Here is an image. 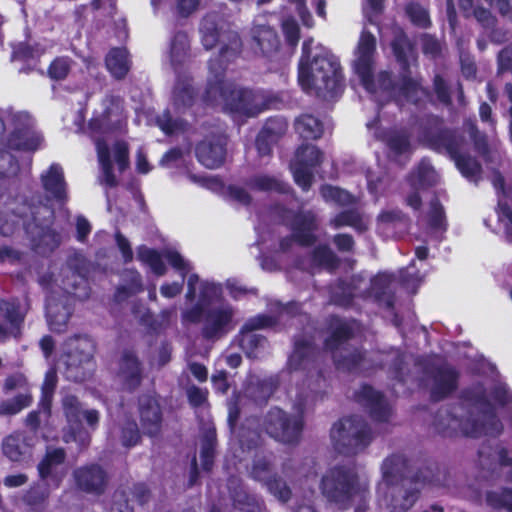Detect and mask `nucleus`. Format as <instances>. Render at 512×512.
Here are the masks:
<instances>
[{
	"instance_id": "f257e3e1",
	"label": "nucleus",
	"mask_w": 512,
	"mask_h": 512,
	"mask_svg": "<svg viewBox=\"0 0 512 512\" xmlns=\"http://www.w3.org/2000/svg\"><path fill=\"white\" fill-rule=\"evenodd\" d=\"M377 485L378 505L383 512H409L418 502L426 484H439L428 468L410 473L401 455L387 457L381 465Z\"/></svg>"
},
{
	"instance_id": "f03ea898",
	"label": "nucleus",
	"mask_w": 512,
	"mask_h": 512,
	"mask_svg": "<svg viewBox=\"0 0 512 512\" xmlns=\"http://www.w3.org/2000/svg\"><path fill=\"white\" fill-rule=\"evenodd\" d=\"M200 31L206 49L220 45V54L209 61L207 96H246V89L224 80L225 64L233 60L241 49L238 34L215 15H207L203 19Z\"/></svg>"
},
{
	"instance_id": "7ed1b4c3",
	"label": "nucleus",
	"mask_w": 512,
	"mask_h": 512,
	"mask_svg": "<svg viewBox=\"0 0 512 512\" xmlns=\"http://www.w3.org/2000/svg\"><path fill=\"white\" fill-rule=\"evenodd\" d=\"M463 405L468 414L465 419H458L457 416L450 415L447 411L445 415L439 414L441 419L447 420V424L443 422L438 424L441 431L460 430L465 435L472 437L481 434L498 435L501 432L502 425L482 385L477 384L464 391Z\"/></svg>"
},
{
	"instance_id": "20e7f679",
	"label": "nucleus",
	"mask_w": 512,
	"mask_h": 512,
	"mask_svg": "<svg viewBox=\"0 0 512 512\" xmlns=\"http://www.w3.org/2000/svg\"><path fill=\"white\" fill-rule=\"evenodd\" d=\"M309 43L304 42L303 56L299 62L298 82L303 91L344 93L345 80L337 57L323 48L310 56Z\"/></svg>"
},
{
	"instance_id": "39448f33",
	"label": "nucleus",
	"mask_w": 512,
	"mask_h": 512,
	"mask_svg": "<svg viewBox=\"0 0 512 512\" xmlns=\"http://www.w3.org/2000/svg\"><path fill=\"white\" fill-rule=\"evenodd\" d=\"M333 448L346 456L356 455L371 443L372 435L367 422L359 416L338 420L330 430Z\"/></svg>"
},
{
	"instance_id": "423d86ee",
	"label": "nucleus",
	"mask_w": 512,
	"mask_h": 512,
	"mask_svg": "<svg viewBox=\"0 0 512 512\" xmlns=\"http://www.w3.org/2000/svg\"><path fill=\"white\" fill-rule=\"evenodd\" d=\"M308 395L299 393L295 401L297 415H288L278 407L271 408L265 416L264 428L275 440L282 443L298 442L302 429L303 420L301 414L304 412Z\"/></svg>"
},
{
	"instance_id": "0eeeda50",
	"label": "nucleus",
	"mask_w": 512,
	"mask_h": 512,
	"mask_svg": "<svg viewBox=\"0 0 512 512\" xmlns=\"http://www.w3.org/2000/svg\"><path fill=\"white\" fill-rule=\"evenodd\" d=\"M331 328L332 333L325 340V347L332 353L337 368L347 371L361 369L364 361L362 353L347 344V340L354 333L353 325L340 319H334Z\"/></svg>"
},
{
	"instance_id": "6e6552de",
	"label": "nucleus",
	"mask_w": 512,
	"mask_h": 512,
	"mask_svg": "<svg viewBox=\"0 0 512 512\" xmlns=\"http://www.w3.org/2000/svg\"><path fill=\"white\" fill-rule=\"evenodd\" d=\"M358 475L349 466L337 465L322 476L320 489L323 496L341 508H346L358 492Z\"/></svg>"
},
{
	"instance_id": "1a4fd4ad",
	"label": "nucleus",
	"mask_w": 512,
	"mask_h": 512,
	"mask_svg": "<svg viewBox=\"0 0 512 512\" xmlns=\"http://www.w3.org/2000/svg\"><path fill=\"white\" fill-rule=\"evenodd\" d=\"M413 362L416 371L422 372L420 381L429 389L433 400H442L457 389L459 374L452 366L426 359Z\"/></svg>"
},
{
	"instance_id": "9d476101",
	"label": "nucleus",
	"mask_w": 512,
	"mask_h": 512,
	"mask_svg": "<svg viewBox=\"0 0 512 512\" xmlns=\"http://www.w3.org/2000/svg\"><path fill=\"white\" fill-rule=\"evenodd\" d=\"M54 212L47 206H40L32 213V219L26 223V232L33 249L39 254H49L58 248L62 236L51 227Z\"/></svg>"
},
{
	"instance_id": "9b49d317",
	"label": "nucleus",
	"mask_w": 512,
	"mask_h": 512,
	"mask_svg": "<svg viewBox=\"0 0 512 512\" xmlns=\"http://www.w3.org/2000/svg\"><path fill=\"white\" fill-rule=\"evenodd\" d=\"M419 139L433 150L446 152L451 159L461 152L465 142L461 134L446 127L443 121L435 116L426 119Z\"/></svg>"
},
{
	"instance_id": "f8f14e48",
	"label": "nucleus",
	"mask_w": 512,
	"mask_h": 512,
	"mask_svg": "<svg viewBox=\"0 0 512 512\" xmlns=\"http://www.w3.org/2000/svg\"><path fill=\"white\" fill-rule=\"evenodd\" d=\"M67 377L76 382L86 379L92 364L96 345L87 335H75L66 340Z\"/></svg>"
},
{
	"instance_id": "ddd939ff",
	"label": "nucleus",
	"mask_w": 512,
	"mask_h": 512,
	"mask_svg": "<svg viewBox=\"0 0 512 512\" xmlns=\"http://www.w3.org/2000/svg\"><path fill=\"white\" fill-rule=\"evenodd\" d=\"M317 350L309 340L297 339L294 350L288 360L291 371L307 370V387L317 393L322 387L324 379L317 365Z\"/></svg>"
},
{
	"instance_id": "4468645a",
	"label": "nucleus",
	"mask_w": 512,
	"mask_h": 512,
	"mask_svg": "<svg viewBox=\"0 0 512 512\" xmlns=\"http://www.w3.org/2000/svg\"><path fill=\"white\" fill-rule=\"evenodd\" d=\"M235 309L229 303H219L216 307L202 310L198 323L202 324L201 335L204 339L216 341L234 328Z\"/></svg>"
},
{
	"instance_id": "2eb2a0df",
	"label": "nucleus",
	"mask_w": 512,
	"mask_h": 512,
	"mask_svg": "<svg viewBox=\"0 0 512 512\" xmlns=\"http://www.w3.org/2000/svg\"><path fill=\"white\" fill-rule=\"evenodd\" d=\"M375 53V36L368 31H363L354 50V59L351 65L354 73L359 77L360 82L367 92L375 91V84L372 81Z\"/></svg>"
},
{
	"instance_id": "dca6fc26",
	"label": "nucleus",
	"mask_w": 512,
	"mask_h": 512,
	"mask_svg": "<svg viewBox=\"0 0 512 512\" xmlns=\"http://www.w3.org/2000/svg\"><path fill=\"white\" fill-rule=\"evenodd\" d=\"M74 296L81 297L71 290L51 291L46 300V316L51 330L64 332L73 310Z\"/></svg>"
},
{
	"instance_id": "f3484780",
	"label": "nucleus",
	"mask_w": 512,
	"mask_h": 512,
	"mask_svg": "<svg viewBox=\"0 0 512 512\" xmlns=\"http://www.w3.org/2000/svg\"><path fill=\"white\" fill-rule=\"evenodd\" d=\"M76 490L93 496L103 495L109 484L108 472L99 464H86L72 472Z\"/></svg>"
},
{
	"instance_id": "a211bd4d",
	"label": "nucleus",
	"mask_w": 512,
	"mask_h": 512,
	"mask_svg": "<svg viewBox=\"0 0 512 512\" xmlns=\"http://www.w3.org/2000/svg\"><path fill=\"white\" fill-rule=\"evenodd\" d=\"M323 160V153L314 145L306 144L300 146L295 154V159L291 162L295 182L308 190L313 181L312 168L319 165Z\"/></svg>"
},
{
	"instance_id": "6ab92c4d",
	"label": "nucleus",
	"mask_w": 512,
	"mask_h": 512,
	"mask_svg": "<svg viewBox=\"0 0 512 512\" xmlns=\"http://www.w3.org/2000/svg\"><path fill=\"white\" fill-rule=\"evenodd\" d=\"M276 322L275 318L267 315H258L245 322L239 332L238 342L248 357H257L256 351L264 348L267 342L263 335L257 334L255 331L271 327Z\"/></svg>"
},
{
	"instance_id": "aec40b11",
	"label": "nucleus",
	"mask_w": 512,
	"mask_h": 512,
	"mask_svg": "<svg viewBox=\"0 0 512 512\" xmlns=\"http://www.w3.org/2000/svg\"><path fill=\"white\" fill-rule=\"evenodd\" d=\"M138 415L142 433L155 438L161 435L163 411L159 401L152 395L144 394L138 399Z\"/></svg>"
},
{
	"instance_id": "412c9836",
	"label": "nucleus",
	"mask_w": 512,
	"mask_h": 512,
	"mask_svg": "<svg viewBox=\"0 0 512 512\" xmlns=\"http://www.w3.org/2000/svg\"><path fill=\"white\" fill-rule=\"evenodd\" d=\"M62 407L68 422L69 432L64 435L65 442L78 441L82 446L88 445L90 436L82 428L83 409L76 396L67 394L62 398Z\"/></svg>"
},
{
	"instance_id": "4be33fe9",
	"label": "nucleus",
	"mask_w": 512,
	"mask_h": 512,
	"mask_svg": "<svg viewBox=\"0 0 512 512\" xmlns=\"http://www.w3.org/2000/svg\"><path fill=\"white\" fill-rule=\"evenodd\" d=\"M89 270L90 263L85 256L78 251H70L62 268L63 290L76 292L77 288L86 284Z\"/></svg>"
},
{
	"instance_id": "5701e85b",
	"label": "nucleus",
	"mask_w": 512,
	"mask_h": 512,
	"mask_svg": "<svg viewBox=\"0 0 512 512\" xmlns=\"http://www.w3.org/2000/svg\"><path fill=\"white\" fill-rule=\"evenodd\" d=\"M226 145L227 140L224 136L213 135L207 137L197 144L196 157L208 169L219 168L226 159Z\"/></svg>"
},
{
	"instance_id": "b1692460",
	"label": "nucleus",
	"mask_w": 512,
	"mask_h": 512,
	"mask_svg": "<svg viewBox=\"0 0 512 512\" xmlns=\"http://www.w3.org/2000/svg\"><path fill=\"white\" fill-rule=\"evenodd\" d=\"M250 35L255 53L270 56L279 48L280 41L276 31L263 17L255 19Z\"/></svg>"
},
{
	"instance_id": "393cba45",
	"label": "nucleus",
	"mask_w": 512,
	"mask_h": 512,
	"mask_svg": "<svg viewBox=\"0 0 512 512\" xmlns=\"http://www.w3.org/2000/svg\"><path fill=\"white\" fill-rule=\"evenodd\" d=\"M317 229L316 216L311 211L298 213L292 224V238H285L281 241L280 247L283 251L290 247L292 240L297 241L303 246L312 245L316 238L314 231Z\"/></svg>"
},
{
	"instance_id": "a878e982",
	"label": "nucleus",
	"mask_w": 512,
	"mask_h": 512,
	"mask_svg": "<svg viewBox=\"0 0 512 512\" xmlns=\"http://www.w3.org/2000/svg\"><path fill=\"white\" fill-rule=\"evenodd\" d=\"M117 379L126 391H135L142 382V366L132 351H124L119 359Z\"/></svg>"
},
{
	"instance_id": "bb28decb",
	"label": "nucleus",
	"mask_w": 512,
	"mask_h": 512,
	"mask_svg": "<svg viewBox=\"0 0 512 512\" xmlns=\"http://www.w3.org/2000/svg\"><path fill=\"white\" fill-rule=\"evenodd\" d=\"M356 400L370 410L371 417L381 423H388L392 417V410L382 394L368 385H363L355 392Z\"/></svg>"
},
{
	"instance_id": "cd10ccee",
	"label": "nucleus",
	"mask_w": 512,
	"mask_h": 512,
	"mask_svg": "<svg viewBox=\"0 0 512 512\" xmlns=\"http://www.w3.org/2000/svg\"><path fill=\"white\" fill-rule=\"evenodd\" d=\"M66 460V451L60 447H48L43 459L37 468L42 480H51L55 486H59L64 477L62 465Z\"/></svg>"
},
{
	"instance_id": "c85d7f7f",
	"label": "nucleus",
	"mask_w": 512,
	"mask_h": 512,
	"mask_svg": "<svg viewBox=\"0 0 512 512\" xmlns=\"http://www.w3.org/2000/svg\"><path fill=\"white\" fill-rule=\"evenodd\" d=\"M222 298V288L215 283H202L198 302L182 313V319L185 322L196 324L201 318L202 310L210 307H216Z\"/></svg>"
},
{
	"instance_id": "c756f323",
	"label": "nucleus",
	"mask_w": 512,
	"mask_h": 512,
	"mask_svg": "<svg viewBox=\"0 0 512 512\" xmlns=\"http://www.w3.org/2000/svg\"><path fill=\"white\" fill-rule=\"evenodd\" d=\"M225 109L235 116L254 117L270 108L272 98H225Z\"/></svg>"
},
{
	"instance_id": "7c9ffc66",
	"label": "nucleus",
	"mask_w": 512,
	"mask_h": 512,
	"mask_svg": "<svg viewBox=\"0 0 512 512\" xmlns=\"http://www.w3.org/2000/svg\"><path fill=\"white\" fill-rule=\"evenodd\" d=\"M287 125L282 121L270 120L260 131L256 139V147L259 155L267 156L271 152L272 146L286 132Z\"/></svg>"
},
{
	"instance_id": "2f4dec72",
	"label": "nucleus",
	"mask_w": 512,
	"mask_h": 512,
	"mask_svg": "<svg viewBox=\"0 0 512 512\" xmlns=\"http://www.w3.org/2000/svg\"><path fill=\"white\" fill-rule=\"evenodd\" d=\"M110 437L119 440L124 447L130 448L140 442L141 432L134 419L125 417L111 428Z\"/></svg>"
},
{
	"instance_id": "473e14b6",
	"label": "nucleus",
	"mask_w": 512,
	"mask_h": 512,
	"mask_svg": "<svg viewBox=\"0 0 512 512\" xmlns=\"http://www.w3.org/2000/svg\"><path fill=\"white\" fill-rule=\"evenodd\" d=\"M26 315V309H22L18 299L6 300L0 298V317L4 318L13 329V337L21 334V326Z\"/></svg>"
},
{
	"instance_id": "72a5a7b5",
	"label": "nucleus",
	"mask_w": 512,
	"mask_h": 512,
	"mask_svg": "<svg viewBox=\"0 0 512 512\" xmlns=\"http://www.w3.org/2000/svg\"><path fill=\"white\" fill-rule=\"evenodd\" d=\"M2 450L5 456L16 462L23 461L31 455V445L21 433L7 436L3 441Z\"/></svg>"
},
{
	"instance_id": "f704fd0d",
	"label": "nucleus",
	"mask_w": 512,
	"mask_h": 512,
	"mask_svg": "<svg viewBox=\"0 0 512 512\" xmlns=\"http://www.w3.org/2000/svg\"><path fill=\"white\" fill-rule=\"evenodd\" d=\"M391 47L396 60L404 69L415 61L414 47L400 28H396L394 31Z\"/></svg>"
},
{
	"instance_id": "c9c22d12",
	"label": "nucleus",
	"mask_w": 512,
	"mask_h": 512,
	"mask_svg": "<svg viewBox=\"0 0 512 512\" xmlns=\"http://www.w3.org/2000/svg\"><path fill=\"white\" fill-rule=\"evenodd\" d=\"M42 183L45 191L57 201L66 199L65 182L62 168L54 164L45 175H42Z\"/></svg>"
},
{
	"instance_id": "e433bc0d",
	"label": "nucleus",
	"mask_w": 512,
	"mask_h": 512,
	"mask_svg": "<svg viewBox=\"0 0 512 512\" xmlns=\"http://www.w3.org/2000/svg\"><path fill=\"white\" fill-rule=\"evenodd\" d=\"M41 143V137L29 128L15 130L5 141L4 146L15 150H36Z\"/></svg>"
},
{
	"instance_id": "4c0bfd02",
	"label": "nucleus",
	"mask_w": 512,
	"mask_h": 512,
	"mask_svg": "<svg viewBox=\"0 0 512 512\" xmlns=\"http://www.w3.org/2000/svg\"><path fill=\"white\" fill-rule=\"evenodd\" d=\"M390 284L391 279L387 275H378L371 281L368 295L374 298L380 305L386 308H392L394 296Z\"/></svg>"
},
{
	"instance_id": "58836bf2",
	"label": "nucleus",
	"mask_w": 512,
	"mask_h": 512,
	"mask_svg": "<svg viewBox=\"0 0 512 512\" xmlns=\"http://www.w3.org/2000/svg\"><path fill=\"white\" fill-rule=\"evenodd\" d=\"M246 185L255 191L287 193L289 187L280 178L268 174H256L251 176Z\"/></svg>"
},
{
	"instance_id": "ea45409f",
	"label": "nucleus",
	"mask_w": 512,
	"mask_h": 512,
	"mask_svg": "<svg viewBox=\"0 0 512 512\" xmlns=\"http://www.w3.org/2000/svg\"><path fill=\"white\" fill-rule=\"evenodd\" d=\"M96 149L102 172L100 182L108 187H116L118 181L113 173L111 154L107 143L104 140L97 139Z\"/></svg>"
},
{
	"instance_id": "a19ab883",
	"label": "nucleus",
	"mask_w": 512,
	"mask_h": 512,
	"mask_svg": "<svg viewBox=\"0 0 512 512\" xmlns=\"http://www.w3.org/2000/svg\"><path fill=\"white\" fill-rule=\"evenodd\" d=\"M249 474L254 480L262 482L264 485L276 476L272 454H257Z\"/></svg>"
},
{
	"instance_id": "79ce46f5",
	"label": "nucleus",
	"mask_w": 512,
	"mask_h": 512,
	"mask_svg": "<svg viewBox=\"0 0 512 512\" xmlns=\"http://www.w3.org/2000/svg\"><path fill=\"white\" fill-rule=\"evenodd\" d=\"M274 392L271 382L251 379L245 386L242 398L252 400L256 404H264Z\"/></svg>"
},
{
	"instance_id": "37998d69",
	"label": "nucleus",
	"mask_w": 512,
	"mask_h": 512,
	"mask_svg": "<svg viewBox=\"0 0 512 512\" xmlns=\"http://www.w3.org/2000/svg\"><path fill=\"white\" fill-rule=\"evenodd\" d=\"M452 159L461 174L469 181L478 183L482 178V166L476 158L460 152Z\"/></svg>"
},
{
	"instance_id": "c03bdc74",
	"label": "nucleus",
	"mask_w": 512,
	"mask_h": 512,
	"mask_svg": "<svg viewBox=\"0 0 512 512\" xmlns=\"http://www.w3.org/2000/svg\"><path fill=\"white\" fill-rule=\"evenodd\" d=\"M123 277L124 281L127 283L120 285L117 288L114 295V298L117 302L125 301L129 297L143 290L141 276L137 271L127 270L124 272Z\"/></svg>"
},
{
	"instance_id": "a18cd8bd",
	"label": "nucleus",
	"mask_w": 512,
	"mask_h": 512,
	"mask_svg": "<svg viewBox=\"0 0 512 512\" xmlns=\"http://www.w3.org/2000/svg\"><path fill=\"white\" fill-rule=\"evenodd\" d=\"M106 66L115 78H123L130 69L127 51L125 49H112L106 57Z\"/></svg>"
},
{
	"instance_id": "49530a36",
	"label": "nucleus",
	"mask_w": 512,
	"mask_h": 512,
	"mask_svg": "<svg viewBox=\"0 0 512 512\" xmlns=\"http://www.w3.org/2000/svg\"><path fill=\"white\" fill-rule=\"evenodd\" d=\"M295 129L303 139H318L323 133L321 122L312 115H302L295 122Z\"/></svg>"
},
{
	"instance_id": "de8ad7c7",
	"label": "nucleus",
	"mask_w": 512,
	"mask_h": 512,
	"mask_svg": "<svg viewBox=\"0 0 512 512\" xmlns=\"http://www.w3.org/2000/svg\"><path fill=\"white\" fill-rule=\"evenodd\" d=\"M439 180V176L433 166L423 159L416 171L411 176V182L414 186L429 187L435 185Z\"/></svg>"
},
{
	"instance_id": "09e8293b",
	"label": "nucleus",
	"mask_w": 512,
	"mask_h": 512,
	"mask_svg": "<svg viewBox=\"0 0 512 512\" xmlns=\"http://www.w3.org/2000/svg\"><path fill=\"white\" fill-rule=\"evenodd\" d=\"M19 171V163L12 154L0 153V196L7 189L8 179L16 176Z\"/></svg>"
},
{
	"instance_id": "8fccbe9b",
	"label": "nucleus",
	"mask_w": 512,
	"mask_h": 512,
	"mask_svg": "<svg viewBox=\"0 0 512 512\" xmlns=\"http://www.w3.org/2000/svg\"><path fill=\"white\" fill-rule=\"evenodd\" d=\"M49 494L48 488L35 486L25 493L23 502L29 507L30 512H42L47 506Z\"/></svg>"
},
{
	"instance_id": "3c124183",
	"label": "nucleus",
	"mask_w": 512,
	"mask_h": 512,
	"mask_svg": "<svg viewBox=\"0 0 512 512\" xmlns=\"http://www.w3.org/2000/svg\"><path fill=\"white\" fill-rule=\"evenodd\" d=\"M216 446V431L209 428L205 431L201 440V461L204 470L209 471L213 465Z\"/></svg>"
},
{
	"instance_id": "603ef678",
	"label": "nucleus",
	"mask_w": 512,
	"mask_h": 512,
	"mask_svg": "<svg viewBox=\"0 0 512 512\" xmlns=\"http://www.w3.org/2000/svg\"><path fill=\"white\" fill-rule=\"evenodd\" d=\"M330 224L336 229L343 226H351L358 232H363L367 229V225L361 215L355 210H346L339 213L330 221Z\"/></svg>"
},
{
	"instance_id": "864d4df0",
	"label": "nucleus",
	"mask_w": 512,
	"mask_h": 512,
	"mask_svg": "<svg viewBox=\"0 0 512 512\" xmlns=\"http://www.w3.org/2000/svg\"><path fill=\"white\" fill-rule=\"evenodd\" d=\"M137 258L143 263L148 264L153 272L157 275H164L166 267L161 259L160 254L146 246H140L137 249Z\"/></svg>"
},
{
	"instance_id": "5fc2aeb1",
	"label": "nucleus",
	"mask_w": 512,
	"mask_h": 512,
	"mask_svg": "<svg viewBox=\"0 0 512 512\" xmlns=\"http://www.w3.org/2000/svg\"><path fill=\"white\" fill-rule=\"evenodd\" d=\"M490 450L489 447H482L479 450V461L483 467H490L493 463L512 465V458H507V451L504 448L497 447L493 452Z\"/></svg>"
},
{
	"instance_id": "6e6d98bb",
	"label": "nucleus",
	"mask_w": 512,
	"mask_h": 512,
	"mask_svg": "<svg viewBox=\"0 0 512 512\" xmlns=\"http://www.w3.org/2000/svg\"><path fill=\"white\" fill-rule=\"evenodd\" d=\"M314 265L322 266L326 269L333 270L338 267L339 259L328 246H318L314 249L312 255Z\"/></svg>"
},
{
	"instance_id": "4d7b16f0",
	"label": "nucleus",
	"mask_w": 512,
	"mask_h": 512,
	"mask_svg": "<svg viewBox=\"0 0 512 512\" xmlns=\"http://www.w3.org/2000/svg\"><path fill=\"white\" fill-rule=\"evenodd\" d=\"M32 402V397L28 393L18 394L12 399L0 403V415H15L22 409L28 407Z\"/></svg>"
},
{
	"instance_id": "13d9d810",
	"label": "nucleus",
	"mask_w": 512,
	"mask_h": 512,
	"mask_svg": "<svg viewBox=\"0 0 512 512\" xmlns=\"http://www.w3.org/2000/svg\"><path fill=\"white\" fill-rule=\"evenodd\" d=\"M321 195L326 201L335 202L339 205H349L354 202V197L347 191L330 185L321 187Z\"/></svg>"
},
{
	"instance_id": "bf43d9fd",
	"label": "nucleus",
	"mask_w": 512,
	"mask_h": 512,
	"mask_svg": "<svg viewBox=\"0 0 512 512\" xmlns=\"http://www.w3.org/2000/svg\"><path fill=\"white\" fill-rule=\"evenodd\" d=\"M486 502L493 508H505L512 512V490L502 489L500 491L487 492Z\"/></svg>"
},
{
	"instance_id": "052dcab7",
	"label": "nucleus",
	"mask_w": 512,
	"mask_h": 512,
	"mask_svg": "<svg viewBox=\"0 0 512 512\" xmlns=\"http://www.w3.org/2000/svg\"><path fill=\"white\" fill-rule=\"evenodd\" d=\"M265 486L269 492L279 501L285 503L291 499L292 491L287 483L279 476H274Z\"/></svg>"
},
{
	"instance_id": "680f3d73",
	"label": "nucleus",
	"mask_w": 512,
	"mask_h": 512,
	"mask_svg": "<svg viewBox=\"0 0 512 512\" xmlns=\"http://www.w3.org/2000/svg\"><path fill=\"white\" fill-rule=\"evenodd\" d=\"M189 49V39L187 34L183 32L177 33L171 44V59L173 62H182Z\"/></svg>"
},
{
	"instance_id": "e2e57ef3",
	"label": "nucleus",
	"mask_w": 512,
	"mask_h": 512,
	"mask_svg": "<svg viewBox=\"0 0 512 512\" xmlns=\"http://www.w3.org/2000/svg\"><path fill=\"white\" fill-rule=\"evenodd\" d=\"M465 130L474 142L475 150L482 156H486L489 151L486 136L477 129L476 124L472 120H467L464 123Z\"/></svg>"
},
{
	"instance_id": "0e129e2a",
	"label": "nucleus",
	"mask_w": 512,
	"mask_h": 512,
	"mask_svg": "<svg viewBox=\"0 0 512 512\" xmlns=\"http://www.w3.org/2000/svg\"><path fill=\"white\" fill-rule=\"evenodd\" d=\"M412 356H407L404 354L399 353L398 351H394L391 354V365H390V372L393 375V377L400 382L406 381V372L404 371V365L409 364L412 362Z\"/></svg>"
},
{
	"instance_id": "69168bd1",
	"label": "nucleus",
	"mask_w": 512,
	"mask_h": 512,
	"mask_svg": "<svg viewBox=\"0 0 512 512\" xmlns=\"http://www.w3.org/2000/svg\"><path fill=\"white\" fill-rule=\"evenodd\" d=\"M157 123L166 134L182 131L187 124L183 120L173 119L169 111H165L162 115L158 116Z\"/></svg>"
},
{
	"instance_id": "338daca9",
	"label": "nucleus",
	"mask_w": 512,
	"mask_h": 512,
	"mask_svg": "<svg viewBox=\"0 0 512 512\" xmlns=\"http://www.w3.org/2000/svg\"><path fill=\"white\" fill-rule=\"evenodd\" d=\"M71 68V60L67 57L56 58L49 66L48 74L52 79H64Z\"/></svg>"
},
{
	"instance_id": "774afa93",
	"label": "nucleus",
	"mask_w": 512,
	"mask_h": 512,
	"mask_svg": "<svg viewBox=\"0 0 512 512\" xmlns=\"http://www.w3.org/2000/svg\"><path fill=\"white\" fill-rule=\"evenodd\" d=\"M406 13L415 25L427 27L430 23L427 11L418 4L410 3L407 5Z\"/></svg>"
}]
</instances>
